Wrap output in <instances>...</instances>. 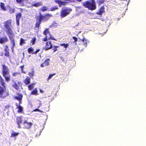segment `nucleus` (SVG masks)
Returning a JSON list of instances; mask_svg holds the SVG:
<instances>
[{
  "label": "nucleus",
  "instance_id": "1",
  "mask_svg": "<svg viewBox=\"0 0 146 146\" xmlns=\"http://www.w3.org/2000/svg\"><path fill=\"white\" fill-rule=\"evenodd\" d=\"M0 98L4 99L9 95V91L6 89L5 81L0 75Z\"/></svg>",
  "mask_w": 146,
  "mask_h": 146
},
{
  "label": "nucleus",
  "instance_id": "2",
  "mask_svg": "<svg viewBox=\"0 0 146 146\" xmlns=\"http://www.w3.org/2000/svg\"><path fill=\"white\" fill-rule=\"evenodd\" d=\"M39 14V15L38 16V18L36 19V22L35 27V29H39L42 21L44 22L46 21L50 18L52 16V14L49 13L42 15L40 13Z\"/></svg>",
  "mask_w": 146,
  "mask_h": 146
},
{
  "label": "nucleus",
  "instance_id": "3",
  "mask_svg": "<svg viewBox=\"0 0 146 146\" xmlns=\"http://www.w3.org/2000/svg\"><path fill=\"white\" fill-rule=\"evenodd\" d=\"M2 74L7 82H9L11 80V76L9 75V70L8 67L5 64H3Z\"/></svg>",
  "mask_w": 146,
  "mask_h": 146
},
{
  "label": "nucleus",
  "instance_id": "4",
  "mask_svg": "<svg viewBox=\"0 0 146 146\" xmlns=\"http://www.w3.org/2000/svg\"><path fill=\"white\" fill-rule=\"evenodd\" d=\"M82 5L89 10H93L96 9V3L94 0H88L82 3Z\"/></svg>",
  "mask_w": 146,
  "mask_h": 146
},
{
  "label": "nucleus",
  "instance_id": "5",
  "mask_svg": "<svg viewBox=\"0 0 146 146\" xmlns=\"http://www.w3.org/2000/svg\"><path fill=\"white\" fill-rule=\"evenodd\" d=\"M72 9L70 8H65L62 9L60 12V16L61 18L65 17L69 14Z\"/></svg>",
  "mask_w": 146,
  "mask_h": 146
},
{
  "label": "nucleus",
  "instance_id": "6",
  "mask_svg": "<svg viewBox=\"0 0 146 146\" xmlns=\"http://www.w3.org/2000/svg\"><path fill=\"white\" fill-rule=\"evenodd\" d=\"M23 117L21 115L17 116L16 118V122L18 125V127L19 128H21V125L22 123Z\"/></svg>",
  "mask_w": 146,
  "mask_h": 146
},
{
  "label": "nucleus",
  "instance_id": "7",
  "mask_svg": "<svg viewBox=\"0 0 146 146\" xmlns=\"http://www.w3.org/2000/svg\"><path fill=\"white\" fill-rule=\"evenodd\" d=\"M16 95L17 96H14L13 98L14 99L18 100L19 102V104H21L22 103L23 95L22 94L19 93H17Z\"/></svg>",
  "mask_w": 146,
  "mask_h": 146
},
{
  "label": "nucleus",
  "instance_id": "8",
  "mask_svg": "<svg viewBox=\"0 0 146 146\" xmlns=\"http://www.w3.org/2000/svg\"><path fill=\"white\" fill-rule=\"evenodd\" d=\"M23 124L24 128L28 129L31 128L33 124V123L31 122H28L27 120H25L23 123Z\"/></svg>",
  "mask_w": 146,
  "mask_h": 146
},
{
  "label": "nucleus",
  "instance_id": "9",
  "mask_svg": "<svg viewBox=\"0 0 146 146\" xmlns=\"http://www.w3.org/2000/svg\"><path fill=\"white\" fill-rule=\"evenodd\" d=\"M52 45L50 41H47L46 42L45 46L44 49L45 50H48L52 48Z\"/></svg>",
  "mask_w": 146,
  "mask_h": 146
},
{
  "label": "nucleus",
  "instance_id": "10",
  "mask_svg": "<svg viewBox=\"0 0 146 146\" xmlns=\"http://www.w3.org/2000/svg\"><path fill=\"white\" fill-rule=\"evenodd\" d=\"M6 28L7 30L6 31L7 34L9 37V36H14V34L13 33V32L10 27Z\"/></svg>",
  "mask_w": 146,
  "mask_h": 146
},
{
  "label": "nucleus",
  "instance_id": "11",
  "mask_svg": "<svg viewBox=\"0 0 146 146\" xmlns=\"http://www.w3.org/2000/svg\"><path fill=\"white\" fill-rule=\"evenodd\" d=\"M14 36H9V37L10 40V43L12 45V49L14 48L15 46V39L14 38Z\"/></svg>",
  "mask_w": 146,
  "mask_h": 146
},
{
  "label": "nucleus",
  "instance_id": "12",
  "mask_svg": "<svg viewBox=\"0 0 146 146\" xmlns=\"http://www.w3.org/2000/svg\"><path fill=\"white\" fill-rule=\"evenodd\" d=\"M54 1L57 4H58L60 6L61 5H65L68 3L67 2L62 1L60 0H54Z\"/></svg>",
  "mask_w": 146,
  "mask_h": 146
},
{
  "label": "nucleus",
  "instance_id": "13",
  "mask_svg": "<svg viewBox=\"0 0 146 146\" xmlns=\"http://www.w3.org/2000/svg\"><path fill=\"white\" fill-rule=\"evenodd\" d=\"M50 60V59L49 58L46 59L43 63L41 64L40 66L42 67H44L45 66H48L49 64Z\"/></svg>",
  "mask_w": 146,
  "mask_h": 146
},
{
  "label": "nucleus",
  "instance_id": "14",
  "mask_svg": "<svg viewBox=\"0 0 146 146\" xmlns=\"http://www.w3.org/2000/svg\"><path fill=\"white\" fill-rule=\"evenodd\" d=\"M8 41V39L7 37L5 36V37H0V43L3 44L4 43Z\"/></svg>",
  "mask_w": 146,
  "mask_h": 146
},
{
  "label": "nucleus",
  "instance_id": "15",
  "mask_svg": "<svg viewBox=\"0 0 146 146\" xmlns=\"http://www.w3.org/2000/svg\"><path fill=\"white\" fill-rule=\"evenodd\" d=\"M12 82L13 83L12 84L13 87L16 90H18L19 89V86L16 81L14 80H12Z\"/></svg>",
  "mask_w": 146,
  "mask_h": 146
},
{
  "label": "nucleus",
  "instance_id": "16",
  "mask_svg": "<svg viewBox=\"0 0 146 146\" xmlns=\"http://www.w3.org/2000/svg\"><path fill=\"white\" fill-rule=\"evenodd\" d=\"M21 104H16L17 108L18 110L17 111V112L18 113H23V107L21 106Z\"/></svg>",
  "mask_w": 146,
  "mask_h": 146
},
{
  "label": "nucleus",
  "instance_id": "17",
  "mask_svg": "<svg viewBox=\"0 0 146 146\" xmlns=\"http://www.w3.org/2000/svg\"><path fill=\"white\" fill-rule=\"evenodd\" d=\"M11 23V20L9 19L7 21L4 23V26L5 28L10 27Z\"/></svg>",
  "mask_w": 146,
  "mask_h": 146
},
{
  "label": "nucleus",
  "instance_id": "18",
  "mask_svg": "<svg viewBox=\"0 0 146 146\" xmlns=\"http://www.w3.org/2000/svg\"><path fill=\"white\" fill-rule=\"evenodd\" d=\"M5 52L4 53V55L5 56L7 57L10 56V54L9 52V50L8 49V47L7 45L5 46V48L4 49Z\"/></svg>",
  "mask_w": 146,
  "mask_h": 146
},
{
  "label": "nucleus",
  "instance_id": "19",
  "mask_svg": "<svg viewBox=\"0 0 146 146\" xmlns=\"http://www.w3.org/2000/svg\"><path fill=\"white\" fill-rule=\"evenodd\" d=\"M104 11V6H102L98 10V12H97L96 13L97 14L99 15H102Z\"/></svg>",
  "mask_w": 146,
  "mask_h": 146
},
{
  "label": "nucleus",
  "instance_id": "20",
  "mask_svg": "<svg viewBox=\"0 0 146 146\" xmlns=\"http://www.w3.org/2000/svg\"><path fill=\"white\" fill-rule=\"evenodd\" d=\"M30 78L28 76H27L24 80V84L26 85L29 84L30 83Z\"/></svg>",
  "mask_w": 146,
  "mask_h": 146
},
{
  "label": "nucleus",
  "instance_id": "21",
  "mask_svg": "<svg viewBox=\"0 0 146 146\" xmlns=\"http://www.w3.org/2000/svg\"><path fill=\"white\" fill-rule=\"evenodd\" d=\"M0 7L2 11H6L7 10V9L5 7V4L4 3L1 2L0 3Z\"/></svg>",
  "mask_w": 146,
  "mask_h": 146
},
{
  "label": "nucleus",
  "instance_id": "22",
  "mask_svg": "<svg viewBox=\"0 0 146 146\" xmlns=\"http://www.w3.org/2000/svg\"><path fill=\"white\" fill-rule=\"evenodd\" d=\"M35 105L37 108H39L42 106V102L39 100H37L35 102Z\"/></svg>",
  "mask_w": 146,
  "mask_h": 146
},
{
  "label": "nucleus",
  "instance_id": "23",
  "mask_svg": "<svg viewBox=\"0 0 146 146\" xmlns=\"http://www.w3.org/2000/svg\"><path fill=\"white\" fill-rule=\"evenodd\" d=\"M31 94L35 95H38L37 88H35L31 92Z\"/></svg>",
  "mask_w": 146,
  "mask_h": 146
},
{
  "label": "nucleus",
  "instance_id": "24",
  "mask_svg": "<svg viewBox=\"0 0 146 146\" xmlns=\"http://www.w3.org/2000/svg\"><path fill=\"white\" fill-rule=\"evenodd\" d=\"M8 7L9 8V10L10 13L11 14L15 12V9L14 8L11 7L9 5L8 6Z\"/></svg>",
  "mask_w": 146,
  "mask_h": 146
},
{
  "label": "nucleus",
  "instance_id": "25",
  "mask_svg": "<svg viewBox=\"0 0 146 146\" xmlns=\"http://www.w3.org/2000/svg\"><path fill=\"white\" fill-rule=\"evenodd\" d=\"M33 48H32V47H31L28 48V51L29 53L33 54V53L34 52H33Z\"/></svg>",
  "mask_w": 146,
  "mask_h": 146
},
{
  "label": "nucleus",
  "instance_id": "26",
  "mask_svg": "<svg viewBox=\"0 0 146 146\" xmlns=\"http://www.w3.org/2000/svg\"><path fill=\"white\" fill-rule=\"evenodd\" d=\"M42 3L41 2H39L37 3H35L33 4L32 5V6L36 7H37L39 6H42Z\"/></svg>",
  "mask_w": 146,
  "mask_h": 146
},
{
  "label": "nucleus",
  "instance_id": "27",
  "mask_svg": "<svg viewBox=\"0 0 146 146\" xmlns=\"http://www.w3.org/2000/svg\"><path fill=\"white\" fill-rule=\"evenodd\" d=\"M35 84V83H32L29 85L28 86V90H32Z\"/></svg>",
  "mask_w": 146,
  "mask_h": 146
},
{
  "label": "nucleus",
  "instance_id": "28",
  "mask_svg": "<svg viewBox=\"0 0 146 146\" xmlns=\"http://www.w3.org/2000/svg\"><path fill=\"white\" fill-rule=\"evenodd\" d=\"M25 0H16L17 2L18 3L21 4V5L22 6H24V4L23 3V2L25 1Z\"/></svg>",
  "mask_w": 146,
  "mask_h": 146
},
{
  "label": "nucleus",
  "instance_id": "29",
  "mask_svg": "<svg viewBox=\"0 0 146 146\" xmlns=\"http://www.w3.org/2000/svg\"><path fill=\"white\" fill-rule=\"evenodd\" d=\"M21 16L22 14L21 13H17L16 15V19L20 20Z\"/></svg>",
  "mask_w": 146,
  "mask_h": 146
},
{
  "label": "nucleus",
  "instance_id": "30",
  "mask_svg": "<svg viewBox=\"0 0 146 146\" xmlns=\"http://www.w3.org/2000/svg\"><path fill=\"white\" fill-rule=\"evenodd\" d=\"M19 134V133L18 132H13L12 133L11 136V137H16Z\"/></svg>",
  "mask_w": 146,
  "mask_h": 146
},
{
  "label": "nucleus",
  "instance_id": "31",
  "mask_svg": "<svg viewBox=\"0 0 146 146\" xmlns=\"http://www.w3.org/2000/svg\"><path fill=\"white\" fill-rule=\"evenodd\" d=\"M105 1L104 0H97V3L99 5L103 4Z\"/></svg>",
  "mask_w": 146,
  "mask_h": 146
},
{
  "label": "nucleus",
  "instance_id": "32",
  "mask_svg": "<svg viewBox=\"0 0 146 146\" xmlns=\"http://www.w3.org/2000/svg\"><path fill=\"white\" fill-rule=\"evenodd\" d=\"M25 40L22 38H20V42L19 44L20 45H22L23 44H25Z\"/></svg>",
  "mask_w": 146,
  "mask_h": 146
},
{
  "label": "nucleus",
  "instance_id": "33",
  "mask_svg": "<svg viewBox=\"0 0 146 146\" xmlns=\"http://www.w3.org/2000/svg\"><path fill=\"white\" fill-rule=\"evenodd\" d=\"M59 47V46H58L54 45L53 46V48H52V50L53 52H55L57 50L58 48Z\"/></svg>",
  "mask_w": 146,
  "mask_h": 146
},
{
  "label": "nucleus",
  "instance_id": "34",
  "mask_svg": "<svg viewBox=\"0 0 146 146\" xmlns=\"http://www.w3.org/2000/svg\"><path fill=\"white\" fill-rule=\"evenodd\" d=\"M47 7L43 6L40 8V11L42 12H44L46 11L48 9L47 8Z\"/></svg>",
  "mask_w": 146,
  "mask_h": 146
},
{
  "label": "nucleus",
  "instance_id": "35",
  "mask_svg": "<svg viewBox=\"0 0 146 146\" xmlns=\"http://www.w3.org/2000/svg\"><path fill=\"white\" fill-rule=\"evenodd\" d=\"M49 33L50 32H49L48 31V29H45L43 33V34L45 36H47L48 33Z\"/></svg>",
  "mask_w": 146,
  "mask_h": 146
},
{
  "label": "nucleus",
  "instance_id": "36",
  "mask_svg": "<svg viewBox=\"0 0 146 146\" xmlns=\"http://www.w3.org/2000/svg\"><path fill=\"white\" fill-rule=\"evenodd\" d=\"M36 41V38L35 37H33L32 38V40L30 42L32 43V44L34 45L35 44Z\"/></svg>",
  "mask_w": 146,
  "mask_h": 146
},
{
  "label": "nucleus",
  "instance_id": "37",
  "mask_svg": "<svg viewBox=\"0 0 146 146\" xmlns=\"http://www.w3.org/2000/svg\"><path fill=\"white\" fill-rule=\"evenodd\" d=\"M60 45L61 46H63L64 48H67L68 46V44L67 43L65 44L64 43L61 44H60Z\"/></svg>",
  "mask_w": 146,
  "mask_h": 146
},
{
  "label": "nucleus",
  "instance_id": "38",
  "mask_svg": "<svg viewBox=\"0 0 146 146\" xmlns=\"http://www.w3.org/2000/svg\"><path fill=\"white\" fill-rule=\"evenodd\" d=\"M10 107V106L9 105H7L5 106L4 109V111H9V108Z\"/></svg>",
  "mask_w": 146,
  "mask_h": 146
},
{
  "label": "nucleus",
  "instance_id": "39",
  "mask_svg": "<svg viewBox=\"0 0 146 146\" xmlns=\"http://www.w3.org/2000/svg\"><path fill=\"white\" fill-rule=\"evenodd\" d=\"M82 40L83 42H84V43H83L84 46L85 47L87 45V42H86V40H85L84 38V39H83Z\"/></svg>",
  "mask_w": 146,
  "mask_h": 146
},
{
  "label": "nucleus",
  "instance_id": "40",
  "mask_svg": "<svg viewBox=\"0 0 146 146\" xmlns=\"http://www.w3.org/2000/svg\"><path fill=\"white\" fill-rule=\"evenodd\" d=\"M28 74L31 77H33L34 76V71H33L31 72H29Z\"/></svg>",
  "mask_w": 146,
  "mask_h": 146
},
{
  "label": "nucleus",
  "instance_id": "41",
  "mask_svg": "<svg viewBox=\"0 0 146 146\" xmlns=\"http://www.w3.org/2000/svg\"><path fill=\"white\" fill-rule=\"evenodd\" d=\"M55 74V73H54L52 74H49V76L48 78V80L49 79H50L51 78L52 76L54 75Z\"/></svg>",
  "mask_w": 146,
  "mask_h": 146
},
{
  "label": "nucleus",
  "instance_id": "42",
  "mask_svg": "<svg viewBox=\"0 0 146 146\" xmlns=\"http://www.w3.org/2000/svg\"><path fill=\"white\" fill-rule=\"evenodd\" d=\"M58 9V8L57 7H52L51 8L50 10V11H54L56 10L57 9Z\"/></svg>",
  "mask_w": 146,
  "mask_h": 146
},
{
  "label": "nucleus",
  "instance_id": "43",
  "mask_svg": "<svg viewBox=\"0 0 146 146\" xmlns=\"http://www.w3.org/2000/svg\"><path fill=\"white\" fill-rule=\"evenodd\" d=\"M58 24L57 23L56 21H54L53 22V23L52 24V27H55L57 26H58Z\"/></svg>",
  "mask_w": 146,
  "mask_h": 146
},
{
  "label": "nucleus",
  "instance_id": "44",
  "mask_svg": "<svg viewBox=\"0 0 146 146\" xmlns=\"http://www.w3.org/2000/svg\"><path fill=\"white\" fill-rule=\"evenodd\" d=\"M72 38L74 40V41L73 42L74 43H75L78 41V38L76 37L73 36Z\"/></svg>",
  "mask_w": 146,
  "mask_h": 146
},
{
  "label": "nucleus",
  "instance_id": "45",
  "mask_svg": "<svg viewBox=\"0 0 146 146\" xmlns=\"http://www.w3.org/2000/svg\"><path fill=\"white\" fill-rule=\"evenodd\" d=\"M38 108L35 109L33 110V111H39L41 113L43 112V111L42 110L38 109Z\"/></svg>",
  "mask_w": 146,
  "mask_h": 146
},
{
  "label": "nucleus",
  "instance_id": "46",
  "mask_svg": "<svg viewBox=\"0 0 146 146\" xmlns=\"http://www.w3.org/2000/svg\"><path fill=\"white\" fill-rule=\"evenodd\" d=\"M47 40L48 38L47 36H46L45 37L42 39V41L44 42L46 41H47Z\"/></svg>",
  "mask_w": 146,
  "mask_h": 146
},
{
  "label": "nucleus",
  "instance_id": "47",
  "mask_svg": "<svg viewBox=\"0 0 146 146\" xmlns=\"http://www.w3.org/2000/svg\"><path fill=\"white\" fill-rule=\"evenodd\" d=\"M40 50V49H38L36 50L33 53V54H36L38 52H39Z\"/></svg>",
  "mask_w": 146,
  "mask_h": 146
},
{
  "label": "nucleus",
  "instance_id": "48",
  "mask_svg": "<svg viewBox=\"0 0 146 146\" xmlns=\"http://www.w3.org/2000/svg\"><path fill=\"white\" fill-rule=\"evenodd\" d=\"M19 74V73L17 72H14L13 73L12 75H13L14 76H17L18 74Z\"/></svg>",
  "mask_w": 146,
  "mask_h": 146
},
{
  "label": "nucleus",
  "instance_id": "49",
  "mask_svg": "<svg viewBox=\"0 0 146 146\" xmlns=\"http://www.w3.org/2000/svg\"><path fill=\"white\" fill-rule=\"evenodd\" d=\"M19 19H16V23L18 26L19 25Z\"/></svg>",
  "mask_w": 146,
  "mask_h": 146
},
{
  "label": "nucleus",
  "instance_id": "50",
  "mask_svg": "<svg viewBox=\"0 0 146 146\" xmlns=\"http://www.w3.org/2000/svg\"><path fill=\"white\" fill-rule=\"evenodd\" d=\"M20 68L21 69V70L22 72L23 70V68L24 67V65L21 66L20 67Z\"/></svg>",
  "mask_w": 146,
  "mask_h": 146
},
{
  "label": "nucleus",
  "instance_id": "51",
  "mask_svg": "<svg viewBox=\"0 0 146 146\" xmlns=\"http://www.w3.org/2000/svg\"><path fill=\"white\" fill-rule=\"evenodd\" d=\"M60 58L62 61H64L65 60L64 59L63 57H62V56H61L60 57Z\"/></svg>",
  "mask_w": 146,
  "mask_h": 146
},
{
  "label": "nucleus",
  "instance_id": "52",
  "mask_svg": "<svg viewBox=\"0 0 146 146\" xmlns=\"http://www.w3.org/2000/svg\"><path fill=\"white\" fill-rule=\"evenodd\" d=\"M17 84L20 86H21L22 85V83L21 82V81H19L17 82Z\"/></svg>",
  "mask_w": 146,
  "mask_h": 146
},
{
  "label": "nucleus",
  "instance_id": "53",
  "mask_svg": "<svg viewBox=\"0 0 146 146\" xmlns=\"http://www.w3.org/2000/svg\"><path fill=\"white\" fill-rule=\"evenodd\" d=\"M22 54L23 55V57L22 58L23 59L25 58V52H23L22 53Z\"/></svg>",
  "mask_w": 146,
  "mask_h": 146
},
{
  "label": "nucleus",
  "instance_id": "54",
  "mask_svg": "<svg viewBox=\"0 0 146 146\" xmlns=\"http://www.w3.org/2000/svg\"><path fill=\"white\" fill-rule=\"evenodd\" d=\"M40 92L41 93H43L44 92L41 89H40Z\"/></svg>",
  "mask_w": 146,
  "mask_h": 146
},
{
  "label": "nucleus",
  "instance_id": "55",
  "mask_svg": "<svg viewBox=\"0 0 146 146\" xmlns=\"http://www.w3.org/2000/svg\"><path fill=\"white\" fill-rule=\"evenodd\" d=\"M74 0H66V1H70L71 2H74Z\"/></svg>",
  "mask_w": 146,
  "mask_h": 146
},
{
  "label": "nucleus",
  "instance_id": "56",
  "mask_svg": "<svg viewBox=\"0 0 146 146\" xmlns=\"http://www.w3.org/2000/svg\"><path fill=\"white\" fill-rule=\"evenodd\" d=\"M51 39L52 40H55V39L53 37H50Z\"/></svg>",
  "mask_w": 146,
  "mask_h": 146
},
{
  "label": "nucleus",
  "instance_id": "57",
  "mask_svg": "<svg viewBox=\"0 0 146 146\" xmlns=\"http://www.w3.org/2000/svg\"><path fill=\"white\" fill-rule=\"evenodd\" d=\"M1 56H3V53H2V54H1Z\"/></svg>",
  "mask_w": 146,
  "mask_h": 146
},
{
  "label": "nucleus",
  "instance_id": "58",
  "mask_svg": "<svg viewBox=\"0 0 146 146\" xmlns=\"http://www.w3.org/2000/svg\"><path fill=\"white\" fill-rule=\"evenodd\" d=\"M1 56H3V53H2V54H1Z\"/></svg>",
  "mask_w": 146,
  "mask_h": 146
}]
</instances>
